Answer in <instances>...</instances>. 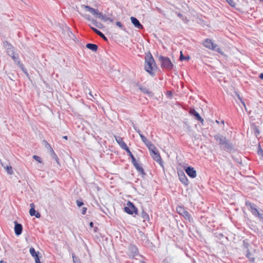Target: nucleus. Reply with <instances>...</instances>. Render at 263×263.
<instances>
[{
    "mask_svg": "<svg viewBox=\"0 0 263 263\" xmlns=\"http://www.w3.org/2000/svg\"><path fill=\"white\" fill-rule=\"evenodd\" d=\"M156 67L155 61L152 54L151 53L147 54L145 57V70L151 75L154 76L155 73L153 71Z\"/></svg>",
    "mask_w": 263,
    "mask_h": 263,
    "instance_id": "1",
    "label": "nucleus"
},
{
    "mask_svg": "<svg viewBox=\"0 0 263 263\" xmlns=\"http://www.w3.org/2000/svg\"><path fill=\"white\" fill-rule=\"evenodd\" d=\"M161 67L166 70L171 71L173 69L174 65L169 58L160 55L159 57Z\"/></svg>",
    "mask_w": 263,
    "mask_h": 263,
    "instance_id": "2",
    "label": "nucleus"
},
{
    "mask_svg": "<svg viewBox=\"0 0 263 263\" xmlns=\"http://www.w3.org/2000/svg\"><path fill=\"white\" fill-rule=\"evenodd\" d=\"M246 205L248 207H250V209L253 215L258 217L260 220H263V211L262 210H258L255 204L249 201L246 202Z\"/></svg>",
    "mask_w": 263,
    "mask_h": 263,
    "instance_id": "3",
    "label": "nucleus"
},
{
    "mask_svg": "<svg viewBox=\"0 0 263 263\" xmlns=\"http://www.w3.org/2000/svg\"><path fill=\"white\" fill-rule=\"evenodd\" d=\"M202 45L205 47H206L210 50L216 51L218 52V53L221 52V49L218 47V46L217 44H214L212 42V41L210 39H205L203 42Z\"/></svg>",
    "mask_w": 263,
    "mask_h": 263,
    "instance_id": "4",
    "label": "nucleus"
},
{
    "mask_svg": "<svg viewBox=\"0 0 263 263\" xmlns=\"http://www.w3.org/2000/svg\"><path fill=\"white\" fill-rule=\"evenodd\" d=\"M42 143L44 146L48 150V152L50 154L51 158L55 160L58 163H59V158L50 145L48 143L47 141L45 140H43Z\"/></svg>",
    "mask_w": 263,
    "mask_h": 263,
    "instance_id": "5",
    "label": "nucleus"
},
{
    "mask_svg": "<svg viewBox=\"0 0 263 263\" xmlns=\"http://www.w3.org/2000/svg\"><path fill=\"white\" fill-rule=\"evenodd\" d=\"M125 212L129 214H133L135 213L136 215L138 214V209L135 207L133 203L128 201L127 203V206L124 208Z\"/></svg>",
    "mask_w": 263,
    "mask_h": 263,
    "instance_id": "6",
    "label": "nucleus"
},
{
    "mask_svg": "<svg viewBox=\"0 0 263 263\" xmlns=\"http://www.w3.org/2000/svg\"><path fill=\"white\" fill-rule=\"evenodd\" d=\"M177 211L178 213L184 217L185 219L190 221L191 219V216L190 213L186 211L183 208L179 206L177 208Z\"/></svg>",
    "mask_w": 263,
    "mask_h": 263,
    "instance_id": "7",
    "label": "nucleus"
},
{
    "mask_svg": "<svg viewBox=\"0 0 263 263\" xmlns=\"http://www.w3.org/2000/svg\"><path fill=\"white\" fill-rule=\"evenodd\" d=\"M190 114L194 117L195 119L200 122L203 125L204 123V119L200 116L199 114L198 113L194 108H191L189 111Z\"/></svg>",
    "mask_w": 263,
    "mask_h": 263,
    "instance_id": "8",
    "label": "nucleus"
},
{
    "mask_svg": "<svg viewBox=\"0 0 263 263\" xmlns=\"http://www.w3.org/2000/svg\"><path fill=\"white\" fill-rule=\"evenodd\" d=\"M151 156L153 159L160 164L161 166L163 165L162 159L158 151L153 152V153H151Z\"/></svg>",
    "mask_w": 263,
    "mask_h": 263,
    "instance_id": "9",
    "label": "nucleus"
},
{
    "mask_svg": "<svg viewBox=\"0 0 263 263\" xmlns=\"http://www.w3.org/2000/svg\"><path fill=\"white\" fill-rule=\"evenodd\" d=\"M185 171L189 176L192 178H194L197 176L196 170L191 166H187L185 168Z\"/></svg>",
    "mask_w": 263,
    "mask_h": 263,
    "instance_id": "10",
    "label": "nucleus"
},
{
    "mask_svg": "<svg viewBox=\"0 0 263 263\" xmlns=\"http://www.w3.org/2000/svg\"><path fill=\"white\" fill-rule=\"evenodd\" d=\"M129 251V255L132 256L133 258L135 257L138 254V248L133 245H130L128 247Z\"/></svg>",
    "mask_w": 263,
    "mask_h": 263,
    "instance_id": "11",
    "label": "nucleus"
},
{
    "mask_svg": "<svg viewBox=\"0 0 263 263\" xmlns=\"http://www.w3.org/2000/svg\"><path fill=\"white\" fill-rule=\"evenodd\" d=\"M215 140L219 143L221 146L223 145L224 142H226L227 139L223 136L220 134H216L214 136Z\"/></svg>",
    "mask_w": 263,
    "mask_h": 263,
    "instance_id": "12",
    "label": "nucleus"
},
{
    "mask_svg": "<svg viewBox=\"0 0 263 263\" xmlns=\"http://www.w3.org/2000/svg\"><path fill=\"white\" fill-rule=\"evenodd\" d=\"M29 252L31 256L34 258L35 263H41L40 258L38 255L39 252H36L35 249L33 247H31L29 249Z\"/></svg>",
    "mask_w": 263,
    "mask_h": 263,
    "instance_id": "13",
    "label": "nucleus"
},
{
    "mask_svg": "<svg viewBox=\"0 0 263 263\" xmlns=\"http://www.w3.org/2000/svg\"><path fill=\"white\" fill-rule=\"evenodd\" d=\"M130 20L132 24L137 29H142L143 28V25L140 23L139 21L137 18L132 16L130 17Z\"/></svg>",
    "mask_w": 263,
    "mask_h": 263,
    "instance_id": "14",
    "label": "nucleus"
},
{
    "mask_svg": "<svg viewBox=\"0 0 263 263\" xmlns=\"http://www.w3.org/2000/svg\"><path fill=\"white\" fill-rule=\"evenodd\" d=\"M4 45L6 48L7 53L9 55H12L14 51V47L7 41L4 43Z\"/></svg>",
    "mask_w": 263,
    "mask_h": 263,
    "instance_id": "15",
    "label": "nucleus"
},
{
    "mask_svg": "<svg viewBox=\"0 0 263 263\" xmlns=\"http://www.w3.org/2000/svg\"><path fill=\"white\" fill-rule=\"evenodd\" d=\"M115 138L117 142L119 144V145L123 149L125 150L128 147L125 143L123 141V139L121 137L115 136Z\"/></svg>",
    "mask_w": 263,
    "mask_h": 263,
    "instance_id": "16",
    "label": "nucleus"
},
{
    "mask_svg": "<svg viewBox=\"0 0 263 263\" xmlns=\"http://www.w3.org/2000/svg\"><path fill=\"white\" fill-rule=\"evenodd\" d=\"M134 128L135 130L139 134V136L142 141V142L147 146L151 142L147 138L141 134V131L138 129L135 126H134Z\"/></svg>",
    "mask_w": 263,
    "mask_h": 263,
    "instance_id": "17",
    "label": "nucleus"
},
{
    "mask_svg": "<svg viewBox=\"0 0 263 263\" xmlns=\"http://www.w3.org/2000/svg\"><path fill=\"white\" fill-rule=\"evenodd\" d=\"M178 176L180 181L185 185H187L189 181L185 174L183 172H181L178 173Z\"/></svg>",
    "mask_w": 263,
    "mask_h": 263,
    "instance_id": "18",
    "label": "nucleus"
},
{
    "mask_svg": "<svg viewBox=\"0 0 263 263\" xmlns=\"http://www.w3.org/2000/svg\"><path fill=\"white\" fill-rule=\"evenodd\" d=\"M14 231L16 235H20L22 232L23 230V227L21 224L18 223L16 221H14Z\"/></svg>",
    "mask_w": 263,
    "mask_h": 263,
    "instance_id": "19",
    "label": "nucleus"
},
{
    "mask_svg": "<svg viewBox=\"0 0 263 263\" xmlns=\"http://www.w3.org/2000/svg\"><path fill=\"white\" fill-rule=\"evenodd\" d=\"M132 163L139 173L142 175H145L143 168L140 165V164L137 162L136 160H135V161L132 162Z\"/></svg>",
    "mask_w": 263,
    "mask_h": 263,
    "instance_id": "20",
    "label": "nucleus"
},
{
    "mask_svg": "<svg viewBox=\"0 0 263 263\" xmlns=\"http://www.w3.org/2000/svg\"><path fill=\"white\" fill-rule=\"evenodd\" d=\"M221 146H223V148L228 151H231L233 149L232 144L227 139L223 145H222Z\"/></svg>",
    "mask_w": 263,
    "mask_h": 263,
    "instance_id": "21",
    "label": "nucleus"
},
{
    "mask_svg": "<svg viewBox=\"0 0 263 263\" xmlns=\"http://www.w3.org/2000/svg\"><path fill=\"white\" fill-rule=\"evenodd\" d=\"M85 8L87 11L90 12L93 15H96L97 16L98 15V14L99 13V11L98 9H95L93 8L90 7V6H85Z\"/></svg>",
    "mask_w": 263,
    "mask_h": 263,
    "instance_id": "22",
    "label": "nucleus"
},
{
    "mask_svg": "<svg viewBox=\"0 0 263 263\" xmlns=\"http://www.w3.org/2000/svg\"><path fill=\"white\" fill-rule=\"evenodd\" d=\"M85 8L87 11L90 12L93 15H96L97 16L98 15V14L99 13V11L98 9H95L93 8L90 7V6H85Z\"/></svg>",
    "mask_w": 263,
    "mask_h": 263,
    "instance_id": "23",
    "label": "nucleus"
},
{
    "mask_svg": "<svg viewBox=\"0 0 263 263\" xmlns=\"http://www.w3.org/2000/svg\"><path fill=\"white\" fill-rule=\"evenodd\" d=\"M86 47L93 51H96L98 48V47L96 44L91 43L87 44Z\"/></svg>",
    "mask_w": 263,
    "mask_h": 263,
    "instance_id": "24",
    "label": "nucleus"
},
{
    "mask_svg": "<svg viewBox=\"0 0 263 263\" xmlns=\"http://www.w3.org/2000/svg\"><path fill=\"white\" fill-rule=\"evenodd\" d=\"M139 88L144 93L147 94L149 96H153V92H152L151 91H149L147 88L144 87H142V86H139Z\"/></svg>",
    "mask_w": 263,
    "mask_h": 263,
    "instance_id": "25",
    "label": "nucleus"
},
{
    "mask_svg": "<svg viewBox=\"0 0 263 263\" xmlns=\"http://www.w3.org/2000/svg\"><path fill=\"white\" fill-rule=\"evenodd\" d=\"M9 56L11 57L12 59L17 63V65L21 66H23L22 64H21L18 54H15V53H13L12 55H10Z\"/></svg>",
    "mask_w": 263,
    "mask_h": 263,
    "instance_id": "26",
    "label": "nucleus"
},
{
    "mask_svg": "<svg viewBox=\"0 0 263 263\" xmlns=\"http://www.w3.org/2000/svg\"><path fill=\"white\" fill-rule=\"evenodd\" d=\"M29 214L31 216H35L36 218H40L41 217V214L40 213L37 212L36 213V211L35 209L32 208H31L29 210Z\"/></svg>",
    "mask_w": 263,
    "mask_h": 263,
    "instance_id": "27",
    "label": "nucleus"
},
{
    "mask_svg": "<svg viewBox=\"0 0 263 263\" xmlns=\"http://www.w3.org/2000/svg\"><path fill=\"white\" fill-rule=\"evenodd\" d=\"M146 146L148 147L151 153H153V152H155L157 151V148L155 147V146L154 144H153L151 142Z\"/></svg>",
    "mask_w": 263,
    "mask_h": 263,
    "instance_id": "28",
    "label": "nucleus"
},
{
    "mask_svg": "<svg viewBox=\"0 0 263 263\" xmlns=\"http://www.w3.org/2000/svg\"><path fill=\"white\" fill-rule=\"evenodd\" d=\"M125 151L127 153L128 155L131 158L132 162L135 161V160H136L128 147L125 149Z\"/></svg>",
    "mask_w": 263,
    "mask_h": 263,
    "instance_id": "29",
    "label": "nucleus"
},
{
    "mask_svg": "<svg viewBox=\"0 0 263 263\" xmlns=\"http://www.w3.org/2000/svg\"><path fill=\"white\" fill-rule=\"evenodd\" d=\"M251 253L250 252L249 250H248L246 256L249 258V260L252 262H254L255 261V258L254 257L252 256Z\"/></svg>",
    "mask_w": 263,
    "mask_h": 263,
    "instance_id": "30",
    "label": "nucleus"
},
{
    "mask_svg": "<svg viewBox=\"0 0 263 263\" xmlns=\"http://www.w3.org/2000/svg\"><path fill=\"white\" fill-rule=\"evenodd\" d=\"M176 13L178 15V16H179L184 22H187L188 21L186 17L184 16L182 14L180 13V12H176Z\"/></svg>",
    "mask_w": 263,
    "mask_h": 263,
    "instance_id": "31",
    "label": "nucleus"
},
{
    "mask_svg": "<svg viewBox=\"0 0 263 263\" xmlns=\"http://www.w3.org/2000/svg\"><path fill=\"white\" fill-rule=\"evenodd\" d=\"M72 257L73 263H81L80 259L76 257L74 253L72 254Z\"/></svg>",
    "mask_w": 263,
    "mask_h": 263,
    "instance_id": "32",
    "label": "nucleus"
},
{
    "mask_svg": "<svg viewBox=\"0 0 263 263\" xmlns=\"http://www.w3.org/2000/svg\"><path fill=\"white\" fill-rule=\"evenodd\" d=\"M141 216L144 219H148L149 218L148 215L143 210L141 213Z\"/></svg>",
    "mask_w": 263,
    "mask_h": 263,
    "instance_id": "33",
    "label": "nucleus"
},
{
    "mask_svg": "<svg viewBox=\"0 0 263 263\" xmlns=\"http://www.w3.org/2000/svg\"><path fill=\"white\" fill-rule=\"evenodd\" d=\"M179 59H180V61L187 60L190 59V57L189 56L184 57L183 55L182 51H181L180 52V57H179Z\"/></svg>",
    "mask_w": 263,
    "mask_h": 263,
    "instance_id": "34",
    "label": "nucleus"
},
{
    "mask_svg": "<svg viewBox=\"0 0 263 263\" xmlns=\"http://www.w3.org/2000/svg\"><path fill=\"white\" fill-rule=\"evenodd\" d=\"M232 7H235L236 3L233 0H226Z\"/></svg>",
    "mask_w": 263,
    "mask_h": 263,
    "instance_id": "35",
    "label": "nucleus"
},
{
    "mask_svg": "<svg viewBox=\"0 0 263 263\" xmlns=\"http://www.w3.org/2000/svg\"><path fill=\"white\" fill-rule=\"evenodd\" d=\"M33 158L35 161L39 162V163H42V162L41 158L40 157L38 156L34 155V156H33Z\"/></svg>",
    "mask_w": 263,
    "mask_h": 263,
    "instance_id": "36",
    "label": "nucleus"
},
{
    "mask_svg": "<svg viewBox=\"0 0 263 263\" xmlns=\"http://www.w3.org/2000/svg\"><path fill=\"white\" fill-rule=\"evenodd\" d=\"M6 170L7 173L9 174H13L12 168V167L11 166H7L6 167Z\"/></svg>",
    "mask_w": 263,
    "mask_h": 263,
    "instance_id": "37",
    "label": "nucleus"
},
{
    "mask_svg": "<svg viewBox=\"0 0 263 263\" xmlns=\"http://www.w3.org/2000/svg\"><path fill=\"white\" fill-rule=\"evenodd\" d=\"M116 24L117 26H118L119 28H120L121 29L123 30H125V28L123 26V25H122V24L120 22H117L116 23Z\"/></svg>",
    "mask_w": 263,
    "mask_h": 263,
    "instance_id": "38",
    "label": "nucleus"
},
{
    "mask_svg": "<svg viewBox=\"0 0 263 263\" xmlns=\"http://www.w3.org/2000/svg\"><path fill=\"white\" fill-rule=\"evenodd\" d=\"M257 153L259 155L263 157V150L262 149L260 145H259Z\"/></svg>",
    "mask_w": 263,
    "mask_h": 263,
    "instance_id": "39",
    "label": "nucleus"
},
{
    "mask_svg": "<svg viewBox=\"0 0 263 263\" xmlns=\"http://www.w3.org/2000/svg\"><path fill=\"white\" fill-rule=\"evenodd\" d=\"M98 35H99L101 37H102L104 40H105V41L107 40V37L104 35V34L102 32L100 31V32H99Z\"/></svg>",
    "mask_w": 263,
    "mask_h": 263,
    "instance_id": "40",
    "label": "nucleus"
},
{
    "mask_svg": "<svg viewBox=\"0 0 263 263\" xmlns=\"http://www.w3.org/2000/svg\"><path fill=\"white\" fill-rule=\"evenodd\" d=\"M91 23L92 24H93L94 26H96V27H98V22L96 20H94V19H91Z\"/></svg>",
    "mask_w": 263,
    "mask_h": 263,
    "instance_id": "41",
    "label": "nucleus"
},
{
    "mask_svg": "<svg viewBox=\"0 0 263 263\" xmlns=\"http://www.w3.org/2000/svg\"><path fill=\"white\" fill-rule=\"evenodd\" d=\"M76 202H77V204L78 206H79V207H80L84 204L82 201L77 200Z\"/></svg>",
    "mask_w": 263,
    "mask_h": 263,
    "instance_id": "42",
    "label": "nucleus"
},
{
    "mask_svg": "<svg viewBox=\"0 0 263 263\" xmlns=\"http://www.w3.org/2000/svg\"><path fill=\"white\" fill-rule=\"evenodd\" d=\"M139 235H140L141 237V239H145L146 238V236L145 235H144V234L141 232V231H140L139 232Z\"/></svg>",
    "mask_w": 263,
    "mask_h": 263,
    "instance_id": "43",
    "label": "nucleus"
},
{
    "mask_svg": "<svg viewBox=\"0 0 263 263\" xmlns=\"http://www.w3.org/2000/svg\"><path fill=\"white\" fill-rule=\"evenodd\" d=\"M103 16L104 15L101 13V12H99V13L98 14V15L97 16L98 18L100 19V20H102V18H103Z\"/></svg>",
    "mask_w": 263,
    "mask_h": 263,
    "instance_id": "44",
    "label": "nucleus"
},
{
    "mask_svg": "<svg viewBox=\"0 0 263 263\" xmlns=\"http://www.w3.org/2000/svg\"><path fill=\"white\" fill-rule=\"evenodd\" d=\"M91 28L97 34H98L99 32H100V31H99V30L97 29L94 27H91Z\"/></svg>",
    "mask_w": 263,
    "mask_h": 263,
    "instance_id": "45",
    "label": "nucleus"
},
{
    "mask_svg": "<svg viewBox=\"0 0 263 263\" xmlns=\"http://www.w3.org/2000/svg\"><path fill=\"white\" fill-rule=\"evenodd\" d=\"M86 211H87V208H85V207H83L82 209V214L83 215H85L86 213Z\"/></svg>",
    "mask_w": 263,
    "mask_h": 263,
    "instance_id": "46",
    "label": "nucleus"
},
{
    "mask_svg": "<svg viewBox=\"0 0 263 263\" xmlns=\"http://www.w3.org/2000/svg\"><path fill=\"white\" fill-rule=\"evenodd\" d=\"M109 17H108L107 16H106V15H104L103 16V18H102V21H104V22H106L108 20H109Z\"/></svg>",
    "mask_w": 263,
    "mask_h": 263,
    "instance_id": "47",
    "label": "nucleus"
},
{
    "mask_svg": "<svg viewBox=\"0 0 263 263\" xmlns=\"http://www.w3.org/2000/svg\"><path fill=\"white\" fill-rule=\"evenodd\" d=\"M84 17L86 19H87V20H89L90 21H91V19H90V16L89 15L86 14V15H84Z\"/></svg>",
    "mask_w": 263,
    "mask_h": 263,
    "instance_id": "48",
    "label": "nucleus"
},
{
    "mask_svg": "<svg viewBox=\"0 0 263 263\" xmlns=\"http://www.w3.org/2000/svg\"><path fill=\"white\" fill-rule=\"evenodd\" d=\"M89 96H90V98H89V99L92 100V98H93V99H95V97H93V96L92 95V93H91V91H90V92H89Z\"/></svg>",
    "mask_w": 263,
    "mask_h": 263,
    "instance_id": "49",
    "label": "nucleus"
},
{
    "mask_svg": "<svg viewBox=\"0 0 263 263\" xmlns=\"http://www.w3.org/2000/svg\"><path fill=\"white\" fill-rule=\"evenodd\" d=\"M89 226L91 227V228H92L93 227V223L92 222H90L89 223Z\"/></svg>",
    "mask_w": 263,
    "mask_h": 263,
    "instance_id": "50",
    "label": "nucleus"
},
{
    "mask_svg": "<svg viewBox=\"0 0 263 263\" xmlns=\"http://www.w3.org/2000/svg\"><path fill=\"white\" fill-rule=\"evenodd\" d=\"M259 78L261 79H263V73H261L259 76Z\"/></svg>",
    "mask_w": 263,
    "mask_h": 263,
    "instance_id": "51",
    "label": "nucleus"
},
{
    "mask_svg": "<svg viewBox=\"0 0 263 263\" xmlns=\"http://www.w3.org/2000/svg\"><path fill=\"white\" fill-rule=\"evenodd\" d=\"M30 206H31V208H34V204L33 203H31L30 204Z\"/></svg>",
    "mask_w": 263,
    "mask_h": 263,
    "instance_id": "52",
    "label": "nucleus"
},
{
    "mask_svg": "<svg viewBox=\"0 0 263 263\" xmlns=\"http://www.w3.org/2000/svg\"><path fill=\"white\" fill-rule=\"evenodd\" d=\"M63 138L65 139V140H67L68 137H67V136H64L63 137Z\"/></svg>",
    "mask_w": 263,
    "mask_h": 263,
    "instance_id": "53",
    "label": "nucleus"
},
{
    "mask_svg": "<svg viewBox=\"0 0 263 263\" xmlns=\"http://www.w3.org/2000/svg\"><path fill=\"white\" fill-rule=\"evenodd\" d=\"M0 262H1V263H7V262H6V261H4V260H1V261H0Z\"/></svg>",
    "mask_w": 263,
    "mask_h": 263,
    "instance_id": "54",
    "label": "nucleus"
},
{
    "mask_svg": "<svg viewBox=\"0 0 263 263\" xmlns=\"http://www.w3.org/2000/svg\"><path fill=\"white\" fill-rule=\"evenodd\" d=\"M108 21H109L111 22H113V19L109 18Z\"/></svg>",
    "mask_w": 263,
    "mask_h": 263,
    "instance_id": "55",
    "label": "nucleus"
},
{
    "mask_svg": "<svg viewBox=\"0 0 263 263\" xmlns=\"http://www.w3.org/2000/svg\"><path fill=\"white\" fill-rule=\"evenodd\" d=\"M167 93H168V95H171L172 93L171 91H167Z\"/></svg>",
    "mask_w": 263,
    "mask_h": 263,
    "instance_id": "56",
    "label": "nucleus"
},
{
    "mask_svg": "<svg viewBox=\"0 0 263 263\" xmlns=\"http://www.w3.org/2000/svg\"><path fill=\"white\" fill-rule=\"evenodd\" d=\"M221 123H222V124H224V121L223 120L221 121Z\"/></svg>",
    "mask_w": 263,
    "mask_h": 263,
    "instance_id": "57",
    "label": "nucleus"
},
{
    "mask_svg": "<svg viewBox=\"0 0 263 263\" xmlns=\"http://www.w3.org/2000/svg\"><path fill=\"white\" fill-rule=\"evenodd\" d=\"M216 122L217 123H219V121L218 120H216Z\"/></svg>",
    "mask_w": 263,
    "mask_h": 263,
    "instance_id": "58",
    "label": "nucleus"
},
{
    "mask_svg": "<svg viewBox=\"0 0 263 263\" xmlns=\"http://www.w3.org/2000/svg\"><path fill=\"white\" fill-rule=\"evenodd\" d=\"M243 104L244 106H245V104L244 102H243Z\"/></svg>",
    "mask_w": 263,
    "mask_h": 263,
    "instance_id": "59",
    "label": "nucleus"
},
{
    "mask_svg": "<svg viewBox=\"0 0 263 263\" xmlns=\"http://www.w3.org/2000/svg\"><path fill=\"white\" fill-rule=\"evenodd\" d=\"M164 263H168L167 261L165 262Z\"/></svg>",
    "mask_w": 263,
    "mask_h": 263,
    "instance_id": "60",
    "label": "nucleus"
}]
</instances>
